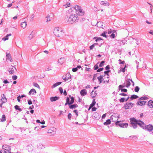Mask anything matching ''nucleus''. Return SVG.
<instances>
[{"mask_svg":"<svg viewBox=\"0 0 153 153\" xmlns=\"http://www.w3.org/2000/svg\"><path fill=\"white\" fill-rule=\"evenodd\" d=\"M64 59L61 58L58 61V63L61 64H62L64 63Z\"/></svg>","mask_w":153,"mask_h":153,"instance_id":"obj_32","label":"nucleus"},{"mask_svg":"<svg viewBox=\"0 0 153 153\" xmlns=\"http://www.w3.org/2000/svg\"><path fill=\"white\" fill-rule=\"evenodd\" d=\"M20 98L21 97L20 96H19L17 97V99L19 102H20Z\"/></svg>","mask_w":153,"mask_h":153,"instance_id":"obj_55","label":"nucleus"},{"mask_svg":"<svg viewBox=\"0 0 153 153\" xmlns=\"http://www.w3.org/2000/svg\"><path fill=\"white\" fill-rule=\"evenodd\" d=\"M111 123V122L109 119H108L106 120V121L104 123V125H108L110 124Z\"/></svg>","mask_w":153,"mask_h":153,"instance_id":"obj_30","label":"nucleus"},{"mask_svg":"<svg viewBox=\"0 0 153 153\" xmlns=\"http://www.w3.org/2000/svg\"><path fill=\"white\" fill-rule=\"evenodd\" d=\"M59 98V97H51L50 100L51 101L53 102L58 100Z\"/></svg>","mask_w":153,"mask_h":153,"instance_id":"obj_25","label":"nucleus"},{"mask_svg":"<svg viewBox=\"0 0 153 153\" xmlns=\"http://www.w3.org/2000/svg\"><path fill=\"white\" fill-rule=\"evenodd\" d=\"M15 108L16 109L18 110L19 111H21L22 109L21 108H20L19 106L17 105H16L15 106Z\"/></svg>","mask_w":153,"mask_h":153,"instance_id":"obj_40","label":"nucleus"},{"mask_svg":"<svg viewBox=\"0 0 153 153\" xmlns=\"http://www.w3.org/2000/svg\"><path fill=\"white\" fill-rule=\"evenodd\" d=\"M78 107V105L77 104H74L70 105L69 108L71 109H73Z\"/></svg>","mask_w":153,"mask_h":153,"instance_id":"obj_31","label":"nucleus"},{"mask_svg":"<svg viewBox=\"0 0 153 153\" xmlns=\"http://www.w3.org/2000/svg\"><path fill=\"white\" fill-rule=\"evenodd\" d=\"M74 8L75 10L76 15L79 16H82L84 14L85 12L80 6L79 5H76L74 7Z\"/></svg>","mask_w":153,"mask_h":153,"instance_id":"obj_3","label":"nucleus"},{"mask_svg":"<svg viewBox=\"0 0 153 153\" xmlns=\"http://www.w3.org/2000/svg\"><path fill=\"white\" fill-rule=\"evenodd\" d=\"M147 99V97H141L138 99V101L137 103V105H140V106H142L145 105L146 102L143 100H146Z\"/></svg>","mask_w":153,"mask_h":153,"instance_id":"obj_4","label":"nucleus"},{"mask_svg":"<svg viewBox=\"0 0 153 153\" xmlns=\"http://www.w3.org/2000/svg\"><path fill=\"white\" fill-rule=\"evenodd\" d=\"M54 15L52 14H50L48 15L47 17V22L51 21L53 18Z\"/></svg>","mask_w":153,"mask_h":153,"instance_id":"obj_13","label":"nucleus"},{"mask_svg":"<svg viewBox=\"0 0 153 153\" xmlns=\"http://www.w3.org/2000/svg\"><path fill=\"white\" fill-rule=\"evenodd\" d=\"M56 131V129L55 128L52 127L48 130V133L53 134L55 133Z\"/></svg>","mask_w":153,"mask_h":153,"instance_id":"obj_10","label":"nucleus"},{"mask_svg":"<svg viewBox=\"0 0 153 153\" xmlns=\"http://www.w3.org/2000/svg\"><path fill=\"white\" fill-rule=\"evenodd\" d=\"M77 70V68H73L72 69V71L73 72H76Z\"/></svg>","mask_w":153,"mask_h":153,"instance_id":"obj_53","label":"nucleus"},{"mask_svg":"<svg viewBox=\"0 0 153 153\" xmlns=\"http://www.w3.org/2000/svg\"><path fill=\"white\" fill-rule=\"evenodd\" d=\"M95 44H94L90 47V49H92L94 48Z\"/></svg>","mask_w":153,"mask_h":153,"instance_id":"obj_56","label":"nucleus"},{"mask_svg":"<svg viewBox=\"0 0 153 153\" xmlns=\"http://www.w3.org/2000/svg\"><path fill=\"white\" fill-rule=\"evenodd\" d=\"M121 91L123 92H126L127 91L126 89H121Z\"/></svg>","mask_w":153,"mask_h":153,"instance_id":"obj_49","label":"nucleus"},{"mask_svg":"<svg viewBox=\"0 0 153 153\" xmlns=\"http://www.w3.org/2000/svg\"><path fill=\"white\" fill-rule=\"evenodd\" d=\"M94 68L95 70H96L98 68V67L97 65H94Z\"/></svg>","mask_w":153,"mask_h":153,"instance_id":"obj_52","label":"nucleus"},{"mask_svg":"<svg viewBox=\"0 0 153 153\" xmlns=\"http://www.w3.org/2000/svg\"><path fill=\"white\" fill-rule=\"evenodd\" d=\"M140 40L137 39H133L131 41V46L133 48H134L139 45Z\"/></svg>","mask_w":153,"mask_h":153,"instance_id":"obj_5","label":"nucleus"},{"mask_svg":"<svg viewBox=\"0 0 153 153\" xmlns=\"http://www.w3.org/2000/svg\"><path fill=\"white\" fill-rule=\"evenodd\" d=\"M128 124L127 123H120L119 124V126L122 128H126L128 126Z\"/></svg>","mask_w":153,"mask_h":153,"instance_id":"obj_19","label":"nucleus"},{"mask_svg":"<svg viewBox=\"0 0 153 153\" xmlns=\"http://www.w3.org/2000/svg\"><path fill=\"white\" fill-rule=\"evenodd\" d=\"M80 93L82 96H84L87 94V92L85 89H83L81 90Z\"/></svg>","mask_w":153,"mask_h":153,"instance_id":"obj_22","label":"nucleus"},{"mask_svg":"<svg viewBox=\"0 0 153 153\" xmlns=\"http://www.w3.org/2000/svg\"><path fill=\"white\" fill-rule=\"evenodd\" d=\"M103 69V68H100L97 71V72H100V71H102Z\"/></svg>","mask_w":153,"mask_h":153,"instance_id":"obj_58","label":"nucleus"},{"mask_svg":"<svg viewBox=\"0 0 153 153\" xmlns=\"http://www.w3.org/2000/svg\"><path fill=\"white\" fill-rule=\"evenodd\" d=\"M106 32H104L103 33H102L101 35V36H102L104 37H105L106 38L107 36L106 35Z\"/></svg>","mask_w":153,"mask_h":153,"instance_id":"obj_42","label":"nucleus"},{"mask_svg":"<svg viewBox=\"0 0 153 153\" xmlns=\"http://www.w3.org/2000/svg\"><path fill=\"white\" fill-rule=\"evenodd\" d=\"M1 122H4L6 120V117L4 115H3L2 116L1 118Z\"/></svg>","mask_w":153,"mask_h":153,"instance_id":"obj_33","label":"nucleus"},{"mask_svg":"<svg viewBox=\"0 0 153 153\" xmlns=\"http://www.w3.org/2000/svg\"><path fill=\"white\" fill-rule=\"evenodd\" d=\"M109 68H110V67H109V65H108L105 68V69L106 70H108V69H109Z\"/></svg>","mask_w":153,"mask_h":153,"instance_id":"obj_61","label":"nucleus"},{"mask_svg":"<svg viewBox=\"0 0 153 153\" xmlns=\"http://www.w3.org/2000/svg\"><path fill=\"white\" fill-rule=\"evenodd\" d=\"M61 30L59 27H55L54 28L53 33L56 36H59L61 34Z\"/></svg>","mask_w":153,"mask_h":153,"instance_id":"obj_7","label":"nucleus"},{"mask_svg":"<svg viewBox=\"0 0 153 153\" xmlns=\"http://www.w3.org/2000/svg\"><path fill=\"white\" fill-rule=\"evenodd\" d=\"M138 97L136 95H132L131 97V98L133 99H135Z\"/></svg>","mask_w":153,"mask_h":153,"instance_id":"obj_36","label":"nucleus"},{"mask_svg":"<svg viewBox=\"0 0 153 153\" xmlns=\"http://www.w3.org/2000/svg\"><path fill=\"white\" fill-rule=\"evenodd\" d=\"M72 115L71 113H69L68 114V118L69 120H70L71 119V117Z\"/></svg>","mask_w":153,"mask_h":153,"instance_id":"obj_48","label":"nucleus"},{"mask_svg":"<svg viewBox=\"0 0 153 153\" xmlns=\"http://www.w3.org/2000/svg\"><path fill=\"white\" fill-rule=\"evenodd\" d=\"M125 87V85H120L119 86V88L120 90H121V89H123V88Z\"/></svg>","mask_w":153,"mask_h":153,"instance_id":"obj_44","label":"nucleus"},{"mask_svg":"<svg viewBox=\"0 0 153 153\" xmlns=\"http://www.w3.org/2000/svg\"><path fill=\"white\" fill-rule=\"evenodd\" d=\"M147 105L150 108H153V101L149 100L148 102Z\"/></svg>","mask_w":153,"mask_h":153,"instance_id":"obj_18","label":"nucleus"},{"mask_svg":"<svg viewBox=\"0 0 153 153\" xmlns=\"http://www.w3.org/2000/svg\"><path fill=\"white\" fill-rule=\"evenodd\" d=\"M126 67V65L125 66V67L124 68H122V69H120V71H123V72H124L125 71V69Z\"/></svg>","mask_w":153,"mask_h":153,"instance_id":"obj_46","label":"nucleus"},{"mask_svg":"<svg viewBox=\"0 0 153 153\" xmlns=\"http://www.w3.org/2000/svg\"><path fill=\"white\" fill-rule=\"evenodd\" d=\"M36 93V91L34 89H32L29 92V95H33Z\"/></svg>","mask_w":153,"mask_h":153,"instance_id":"obj_20","label":"nucleus"},{"mask_svg":"<svg viewBox=\"0 0 153 153\" xmlns=\"http://www.w3.org/2000/svg\"><path fill=\"white\" fill-rule=\"evenodd\" d=\"M6 60H8L10 62H12L13 61V59L12 58L11 55L9 53H7Z\"/></svg>","mask_w":153,"mask_h":153,"instance_id":"obj_11","label":"nucleus"},{"mask_svg":"<svg viewBox=\"0 0 153 153\" xmlns=\"http://www.w3.org/2000/svg\"><path fill=\"white\" fill-rule=\"evenodd\" d=\"M27 25V22H22L21 24V27L23 29L25 28Z\"/></svg>","mask_w":153,"mask_h":153,"instance_id":"obj_21","label":"nucleus"},{"mask_svg":"<svg viewBox=\"0 0 153 153\" xmlns=\"http://www.w3.org/2000/svg\"><path fill=\"white\" fill-rule=\"evenodd\" d=\"M97 109V108L95 107H93L92 108V111H95Z\"/></svg>","mask_w":153,"mask_h":153,"instance_id":"obj_62","label":"nucleus"},{"mask_svg":"<svg viewBox=\"0 0 153 153\" xmlns=\"http://www.w3.org/2000/svg\"><path fill=\"white\" fill-rule=\"evenodd\" d=\"M66 2H65L63 5L66 8L69 7L70 6V2L69 0H66Z\"/></svg>","mask_w":153,"mask_h":153,"instance_id":"obj_15","label":"nucleus"},{"mask_svg":"<svg viewBox=\"0 0 153 153\" xmlns=\"http://www.w3.org/2000/svg\"><path fill=\"white\" fill-rule=\"evenodd\" d=\"M111 37L112 38H114L115 37V34L113 33H112L111 35Z\"/></svg>","mask_w":153,"mask_h":153,"instance_id":"obj_60","label":"nucleus"},{"mask_svg":"<svg viewBox=\"0 0 153 153\" xmlns=\"http://www.w3.org/2000/svg\"><path fill=\"white\" fill-rule=\"evenodd\" d=\"M33 85L34 86L38 88H39V85L36 83H34Z\"/></svg>","mask_w":153,"mask_h":153,"instance_id":"obj_45","label":"nucleus"},{"mask_svg":"<svg viewBox=\"0 0 153 153\" xmlns=\"http://www.w3.org/2000/svg\"><path fill=\"white\" fill-rule=\"evenodd\" d=\"M11 36V34H10V33L8 34L7 35V36H6V37H4V38H3L2 40L4 41H5L6 40H7L8 39V36Z\"/></svg>","mask_w":153,"mask_h":153,"instance_id":"obj_27","label":"nucleus"},{"mask_svg":"<svg viewBox=\"0 0 153 153\" xmlns=\"http://www.w3.org/2000/svg\"><path fill=\"white\" fill-rule=\"evenodd\" d=\"M125 100V98H122L120 99V102H124Z\"/></svg>","mask_w":153,"mask_h":153,"instance_id":"obj_43","label":"nucleus"},{"mask_svg":"<svg viewBox=\"0 0 153 153\" xmlns=\"http://www.w3.org/2000/svg\"><path fill=\"white\" fill-rule=\"evenodd\" d=\"M100 4L101 5L108 6L109 5V3L107 1H101L100 2Z\"/></svg>","mask_w":153,"mask_h":153,"instance_id":"obj_17","label":"nucleus"},{"mask_svg":"<svg viewBox=\"0 0 153 153\" xmlns=\"http://www.w3.org/2000/svg\"><path fill=\"white\" fill-rule=\"evenodd\" d=\"M33 37V35L32 33H31L28 36L27 39L29 40H30L32 39Z\"/></svg>","mask_w":153,"mask_h":153,"instance_id":"obj_35","label":"nucleus"},{"mask_svg":"<svg viewBox=\"0 0 153 153\" xmlns=\"http://www.w3.org/2000/svg\"><path fill=\"white\" fill-rule=\"evenodd\" d=\"M27 149L29 152L32 151L33 149V146L31 144L27 146Z\"/></svg>","mask_w":153,"mask_h":153,"instance_id":"obj_16","label":"nucleus"},{"mask_svg":"<svg viewBox=\"0 0 153 153\" xmlns=\"http://www.w3.org/2000/svg\"><path fill=\"white\" fill-rule=\"evenodd\" d=\"M12 78L13 80H15L17 79V76H12Z\"/></svg>","mask_w":153,"mask_h":153,"instance_id":"obj_47","label":"nucleus"},{"mask_svg":"<svg viewBox=\"0 0 153 153\" xmlns=\"http://www.w3.org/2000/svg\"><path fill=\"white\" fill-rule=\"evenodd\" d=\"M131 124L133 128H135L137 127V124L143 127L144 125V123L140 120H138L134 118H131Z\"/></svg>","mask_w":153,"mask_h":153,"instance_id":"obj_1","label":"nucleus"},{"mask_svg":"<svg viewBox=\"0 0 153 153\" xmlns=\"http://www.w3.org/2000/svg\"><path fill=\"white\" fill-rule=\"evenodd\" d=\"M15 69V68H12L9 71V73L11 74H13L14 72V70Z\"/></svg>","mask_w":153,"mask_h":153,"instance_id":"obj_29","label":"nucleus"},{"mask_svg":"<svg viewBox=\"0 0 153 153\" xmlns=\"http://www.w3.org/2000/svg\"><path fill=\"white\" fill-rule=\"evenodd\" d=\"M97 79L100 83H101L102 81H103V76H102L100 75L97 77Z\"/></svg>","mask_w":153,"mask_h":153,"instance_id":"obj_24","label":"nucleus"},{"mask_svg":"<svg viewBox=\"0 0 153 153\" xmlns=\"http://www.w3.org/2000/svg\"><path fill=\"white\" fill-rule=\"evenodd\" d=\"M102 22H99L97 24V25L98 27H102V26H103L102 24Z\"/></svg>","mask_w":153,"mask_h":153,"instance_id":"obj_34","label":"nucleus"},{"mask_svg":"<svg viewBox=\"0 0 153 153\" xmlns=\"http://www.w3.org/2000/svg\"><path fill=\"white\" fill-rule=\"evenodd\" d=\"M119 61L120 62V64H124L125 63V62L124 61H121V59H119Z\"/></svg>","mask_w":153,"mask_h":153,"instance_id":"obj_59","label":"nucleus"},{"mask_svg":"<svg viewBox=\"0 0 153 153\" xmlns=\"http://www.w3.org/2000/svg\"><path fill=\"white\" fill-rule=\"evenodd\" d=\"M79 18L78 16L75 14H71L70 16L68 19V22L71 24H73L77 22Z\"/></svg>","mask_w":153,"mask_h":153,"instance_id":"obj_2","label":"nucleus"},{"mask_svg":"<svg viewBox=\"0 0 153 153\" xmlns=\"http://www.w3.org/2000/svg\"><path fill=\"white\" fill-rule=\"evenodd\" d=\"M69 100H70L69 98L68 97H67V98L66 100V103L65 104V105H66L67 104H68L69 105V104L70 102H69Z\"/></svg>","mask_w":153,"mask_h":153,"instance_id":"obj_37","label":"nucleus"},{"mask_svg":"<svg viewBox=\"0 0 153 153\" xmlns=\"http://www.w3.org/2000/svg\"><path fill=\"white\" fill-rule=\"evenodd\" d=\"M59 90L60 91V93L62 94L63 93V89L62 88L60 87L59 88Z\"/></svg>","mask_w":153,"mask_h":153,"instance_id":"obj_50","label":"nucleus"},{"mask_svg":"<svg viewBox=\"0 0 153 153\" xmlns=\"http://www.w3.org/2000/svg\"><path fill=\"white\" fill-rule=\"evenodd\" d=\"M130 81H131V79H128L126 80V84L125 85V86L126 87L128 88L130 85L131 83Z\"/></svg>","mask_w":153,"mask_h":153,"instance_id":"obj_23","label":"nucleus"},{"mask_svg":"<svg viewBox=\"0 0 153 153\" xmlns=\"http://www.w3.org/2000/svg\"><path fill=\"white\" fill-rule=\"evenodd\" d=\"M148 3L149 4L151 5V6H150V10H151V13H152V8H153V6H152V5L151 4H150V3Z\"/></svg>","mask_w":153,"mask_h":153,"instance_id":"obj_54","label":"nucleus"},{"mask_svg":"<svg viewBox=\"0 0 153 153\" xmlns=\"http://www.w3.org/2000/svg\"><path fill=\"white\" fill-rule=\"evenodd\" d=\"M3 82L4 83H9V82H8L7 80L6 79V80H5L4 81H3Z\"/></svg>","mask_w":153,"mask_h":153,"instance_id":"obj_64","label":"nucleus"},{"mask_svg":"<svg viewBox=\"0 0 153 153\" xmlns=\"http://www.w3.org/2000/svg\"><path fill=\"white\" fill-rule=\"evenodd\" d=\"M2 149H4V153H7L10 150V146L7 145H4L2 146Z\"/></svg>","mask_w":153,"mask_h":153,"instance_id":"obj_8","label":"nucleus"},{"mask_svg":"<svg viewBox=\"0 0 153 153\" xmlns=\"http://www.w3.org/2000/svg\"><path fill=\"white\" fill-rule=\"evenodd\" d=\"M61 82H59L57 83H55V84H54L52 86V87L55 88L57 86H58V85L61 84Z\"/></svg>","mask_w":153,"mask_h":153,"instance_id":"obj_28","label":"nucleus"},{"mask_svg":"<svg viewBox=\"0 0 153 153\" xmlns=\"http://www.w3.org/2000/svg\"><path fill=\"white\" fill-rule=\"evenodd\" d=\"M7 102V99L4 94L1 95V99L0 100V107H2V105Z\"/></svg>","mask_w":153,"mask_h":153,"instance_id":"obj_6","label":"nucleus"},{"mask_svg":"<svg viewBox=\"0 0 153 153\" xmlns=\"http://www.w3.org/2000/svg\"><path fill=\"white\" fill-rule=\"evenodd\" d=\"M74 112L75 113H76V116H78V113L77 112V111L76 110H74Z\"/></svg>","mask_w":153,"mask_h":153,"instance_id":"obj_63","label":"nucleus"},{"mask_svg":"<svg viewBox=\"0 0 153 153\" xmlns=\"http://www.w3.org/2000/svg\"><path fill=\"white\" fill-rule=\"evenodd\" d=\"M109 81V77L108 76H105V75H104V77L103 79V82L104 83H108Z\"/></svg>","mask_w":153,"mask_h":153,"instance_id":"obj_14","label":"nucleus"},{"mask_svg":"<svg viewBox=\"0 0 153 153\" xmlns=\"http://www.w3.org/2000/svg\"><path fill=\"white\" fill-rule=\"evenodd\" d=\"M139 89H140V88H139V87L138 86H136L135 87V88L134 90L135 92H137L139 91Z\"/></svg>","mask_w":153,"mask_h":153,"instance_id":"obj_41","label":"nucleus"},{"mask_svg":"<svg viewBox=\"0 0 153 153\" xmlns=\"http://www.w3.org/2000/svg\"><path fill=\"white\" fill-rule=\"evenodd\" d=\"M133 106V104L131 102H127L125 105V109H127L131 108Z\"/></svg>","mask_w":153,"mask_h":153,"instance_id":"obj_9","label":"nucleus"},{"mask_svg":"<svg viewBox=\"0 0 153 153\" xmlns=\"http://www.w3.org/2000/svg\"><path fill=\"white\" fill-rule=\"evenodd\" d=\"M74 102V98L73 97H71V100L69 104V105L73 104Z\"/></svg>","mask_w":153,"mask_h":153,"instance_id":"obj_39","label":"nucleus"},{"mask_svg":"<svg viewBox=\"0 0 153 153\" xmlns=\"http://www.w3.org/2000/svg\"><path fill=\"white\" fill-rule=\"evenodd\" d=\"M120 95L123 96H126L127 95L126 94H125V93H120Z\"/></svg>","mask_w":153,"mask_h":153,"instance_id":"obj_57","label":"nucleus"},{"mask_svg":"<svg viewBox=\"0 0 153 153\" xmlns=\"http://www.w3.org/2000/svg\"><path fill=\"white\" fill-rule=\"evenodd\" d=\"M105 62V61H102L101 62V63H100V65H99V66L100 67H102L103 66V64Z\"/></svg>","mask_w":153,"mask_h":153,"instance_id":"obj_51","label":"nucleus"},{"mask_svg":"<svg viewBox=\"0 0 153 153\" xmlns=\"http://www.w3.org/2000/svg\"><path fill=\"white\" fill-rule=\"evenodd\" d=\"M96 103V102L95 101V99H94L93 100L92 103L90 105V106L93 107L95 105Z\"/></svg>","mask_w":153,"mask_h":153,"instance_id":"obj_38","label":"nucleus"},{"mask_svg":"<svg viewBox=\"0 0 153 153\" xmlns=\"http://www.w3.org/2000/svg\"><path fill=\"white\" fill-rule=\"evenodd\" d=\"M145 129L149 131H151L153 130V126L151 125H149L146 126Z\"/></svg>","mask_w":153,"mask_h":153,"instance_id":"obj_12","label":"nucleus"},{"mask_svg":"<svg viewBox=\"0 0 153 153\" xmlns=\"http://www.w3.org/2000/svg\"><path fill=\"white\" fill-rule=\"evenodd\" d=\"M97 93L96 92L94 91H93L91 93V95L92 98L96 96Z\"/></svg>","mask_w":153,"mask_h":153,"instance_id":"obj_26","label":"nucleus"}]
</instances>
